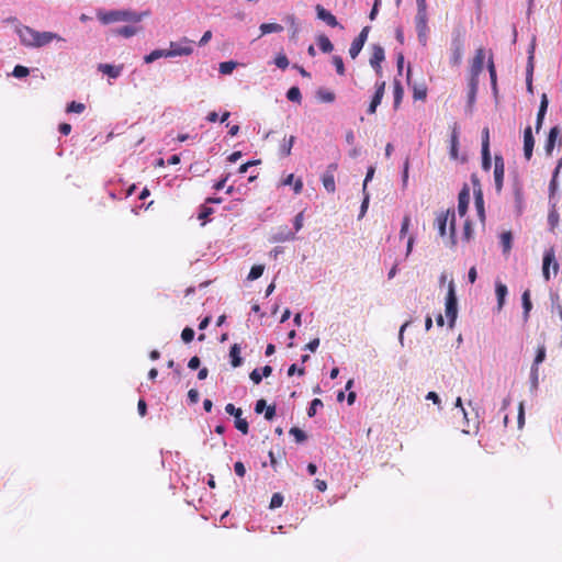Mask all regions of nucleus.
Here are the masks:
<instances>
[{"label": "nucleus", "mask_w": 562, "mask_h": 562, "mask_svg": "<svg viewBox=\"0 0 562 562\" xmlns=\"http://www.w3.org/2000/svg\"><path fill=\"white\" fill-rule=\"evenodd\" d=\"M149 15V12L137 13L130 9H117L111 11H98V19L102 24H113L119 22L140 23L142 20Z\"/></svg>", "instance_id": "f257e3e1"}, {"label": "nucleus", "mask_w": 562, "mask_h": 562, "mask_svg": "<svg viewBox=\"0 0 562 562\" xmlns=\"http://www.w3.org/2000/svg\"><path fill=\"white\" fill-rule=\"evenodd\" d=\"M435 224H437L439 236H446V227L449 224L450 238L451 243L456 244V212L454 211H442L439 212L437 218H435Z\"/></svg>", "instance_id": "f03ea898"}, {"label": "nucleus", "mask_w": 562, "mask_h": 562, "mask_svg": "<svg viewBox=\"0 0 562 562\" xmlns=\"http://www.w3.org/2000/svg\"><path fill=\"white\" fill-rule=\"evenodd\" d=\"M446 317H448L449 326L452 327L456 324L458 308H457V294L456 285L453 281L449 282L448 295H446Z\"/></svg>", "instance_id": "7ed1b4c3"}, {"label": "nucleus", "mask_w": 562, "mask_h": 562, "mask_svg": "<svg viewBox=\"0 0 562 562\" xmlns=\"http://www.w3.org/2000/svg\"><path fill=\"white\" fill-rule=\"evenodd\" d=\"M463 58V38L460 33L452 36L451 40V57L450 64L452 67H458L462 64Z\"/></svg>", "instance_id": "20e7f679"}, {"label": "nucleus", "mask_w": 562, "mask_h": 562, "mask_svg": "<svg viewBox=\"0 0 562 562\" xmlns=\"http://www.w3.org/2000/svg\"><path fill=\"white\" fill-rule=\"evenodd\" d=\"M166 50L170 57L189 56L193 52L192 42L191 40L183 37L179 43L171 42L170 48Z\"/></svg>", "instance_id": "39448f33"}, {"label": "nucleus", "mask_w": 562, "mask_h": 562, "mask_svg": "<svg viewBox=\"0 0 562 562\" xmlns=\"http://www.w3.org/2000/svg\"><path fill=\"white\" fill-rule=\"evenodd\" d=\"M550 267L553 268L554 274L559 272V263L555 261L554 249L552 247L543 251L542 257V277L547 281L550 279Z\"/></svg>", "instance_id": "423d86ee"}, {"label": "nucleus", "mask_w": 562, "mask_h": 562, "mask_svg": "<svg viewBox=\"0 0 562 562\" xmlns=\"http://www.w3.org/2000/svg\"><path fill=\"white\" fill-rule=\"evenodd\" d=\"M494 183L495 189L499 192L502 187L504 186V178H505V162L504 157L502 156H495L494 157Z\"/></svg>", "instance_id": "0eeeda50"}, {"label": "nucleus", "mask_w": 562, "mask_h": 562, "mask_svg": "<svg viewBox=\"0 0 562 562\" xmlns=\"http://www.w3.org/2000/svg\"><path fill=\"white\" fill-rule=\"evenodd\" d=\"M336 170H337V164H335V162L330 164L327 167V170L324 171L323 177H322L323 186H324L325 190H327V192H329V193H334L336 191V182H335Z\"/></svg>", "instance_id": "6e6552de"}, {"label": "nucleus", "mask_w": 562, "mask_h": 562, "mask_svg": "<svg viewBox=\"0 0 562 562\" xmlns=\"http://www.w3.org/2000/svg\"><path fill=\"white\" fill-rule=\"evenodd\" d=\"M375 89H376L375 93H373L370 105H368V109H367L368 114L376 113V109L384 97L385 82L384 81L376 82Z\"/></svg>", "instance_id": "1a4fd4ad"}, {"label": "nucleus", "mask_w": 562, "mask_h": 562, "mask_svg": "<svg viewBox=\"0 0 562 562\" xmlns=\"http://www.w3.org/2000/svg\"><path fill=\"white\" fill-rule=\"evenodd\" d=\"M535 148V137L532 136L531 127L527 126L524 130V157L526 160H530L532 156V149Z\"/></svg>", "instance_id": "9d476101"}, {"label": "nucleus", "mask_w": 562, "mask_h": 562, "mask_svg": "<svg viewBox=\"0 0 562 562\" xmlns=\"http://www.w3.org/2000/svg\"><path fill=\"white\" fill-rule=\"evenodd\" d=\"M486 57V54L484 53V48H476L475 55L472 59V63H470V74L474 75H481L483 70V61Z\"/></svg>", "instance_id": "9b49d317"}, {"label": "nucleus", "mask_w": 562, "mask_h": 562, "mask_svg": "<svg viewBox=\"0 0 562 562\" xmlns=\"http://www.w3.org/2000/svg\"><path fill=\"white\" fill-rule=\"evenodd\" d=\"M384 60V48L379 45H373L372 47V55L370 57V64L373 69H375L376 74H381V66Z\"/></svg>", "instance_id": "f8f14e48"}, {"label": "nucleus", "mask_w": 562, "mask_h": 562, "mask_svg": "<svg viewBox=\"0 0 562 562\" xmlns=\"http://www.w3.org/2000/svg\"><path fill=\"white\" fill-rule=\"evenodd\" d=\"M53 40H63L61 37H59L57 35V33H52V32H43V33H40L37 32V35H35V40H34V43H33V46L32 47H43L45 46L46 44H50V42Z\"/></svg>", "instance_id": "ddd939ff"}, {"label": "nucleus", "mask_w": 562, "mask_h": 562, "mask_svg": "<svg viewBox=\"0 0 562 562\" xmlns=\"http://www.w3.org/2000/svg\"><path fill=\"white\" fill-rule=\"evenodd\" d=\"M316 13L317 19L323 20L325 24H327L330 27L338 26L337 19L334 14H331L329 11H327L325 8H323L322 4L316 5Z\"/></svg>", "instance_id": "4468645a"}, {"label": "nucleus", "mask_w": 562, "mask_h": 562, "mask_svg": "<svg viewBox=\"0 0 562 562\" xmlns=\"http://www.w3.org/2000/svg\"><path fill=\"white\" fill-rule=\"evenodd\" d=\"M16 33H19V36H20V40H21V43L29 46V47H32L33 44H34V40H35V35H36V31L29 27V26H22L20 27L19 30H16Z\"/></svg>", "instance_id": "2eb2a0df"}, {"label": "nucleus", "mask_w": 562, "mask_h": 562, "mask_svg": "<svg viewBox=\"0 0 562 562\" xmlns=\"http://www.w3.org/2000/svg\"><path fill=\"white\" fill-rule=\"evenodd\" d=\"M416 32H418V40L422 46L427 45V18H415Z\"/></svg>", "instance_id": "dca6fc26"}, {"label": "nucleus", "mask_w": 562, "mask_h": 562, "mask_svg": "<svg viewBox=\"0 0 562 562\" xmlns=\"http://www.w3.org/2000/svg\"><path fill=\"white\" fill-rule=\"evenodd\" d=\"M470 201L469 188L464 187L458 194V213L460 216H464L468 212Z\"/></svg>", "instance_id": "f3484780"}, {"label": "nucleus", "mask_w": 562, "mask_h": 562, "mask_svg": "<svg viewBox=\"0 0 562 562\" xmlns=\"http://www.w3.org/2000/svg\"><path fill=\"white\" fill-rule=\"evenodd\" d=\"M255 412L257 414L265 412V419L271 420L276 416V406L267 405L265 400H259L256 403Z\"/></svg>", "instance_id": "a211bd4d"}, {"label": "nucleus", "mask_w": 562, "mask_h": 562, "mask_svg": "<svg viewBox=\"0 0 562 562\" xmlns=\"http://www.w3.org/2000/svg\"><path fill=\"white\" fill-rule=\"evenodd\" d=\"M560 128L558 126L551 127L548 133L547 143L546 146H543V149H546V153L548 156H552L557 138H559Z\"/></svg>", "instance_id": "6ab92c4d"}, {"label": "nucleus", "mask_w": 562, "mask_h": 562, "mask_svg": "<svg viewBox=\"0 0 562 562\" xmlns=\"http://www.w3.org/2000/svg\"><path fill=\"white\" fill-rule=\"evenodd\" d=\"M547 110H548V97L546 93H543L541 97L540 108H538V112H537V119H536V132L537 133L542 127L543 117H544V114L547 113Z\"/></svg>", "instance_id": "aec40b11"}, {"label": "nucleus", "mask_w": 562, "mask_h": 562, "mask_svg": "<svg viewBox=\"0 0 562 562\" xmlns=\"http://www.w3.org/2000/svg\"><path fill=\"white\" fill-rule=\"evenodd\" d=\"M273 369L269 364H265L261 369V372H259L258 369L252 370L250 372V380L252 381V383L258 385L262 381L263 376L268 378L271 375Z\"/></svg>", "instance_id": "412c9836"}, {"label": "nucleus", "mask_w": 562, "mask_h": 562, "mask_svg": "<svg viewBox=\"0 0 562 562\" xmlns=\"http://www.w3.org/2000/svg\"><path fill=\"white\" fill-rule=\"evenodd\" d=\"M559 223H560V214H559V211L557 210L555 203H552L551 209H549V212H548L549 229H551V232H554L555 227L559 226Z\"/></svg>", "instance_id": "4be33fe9"}, {"label": "nucleus", "mask_w": 562, "mask_h": 562, "mask_svg": "<svg viewBox=\"0 0 562 562\" xmlns=\"http://www.w3.org/2000/svg\"><path fill=\"white\" fill-rule=\"evenodd\" d=\"M547 357V349L543 345L538 346L535 357L533 366H531V375H533L535 380H537V366L541 363Z\"/></svg>", "instance_id": "5701e85b"}, {"label": "nucleus", "mask_w": 562, "mask_h": 562, "mask_svg": "<svg viewBox=\"0 0 562 562\" xmlns=\"http://www.w3.org/2000/svg\"><path fill=\"white\" fill-rule=\"evenodd\" d=\"M458 144H459V133L457 126L452 127L451 137H450V158L457 160L458 159Z\"/></svg>", "instance_id": "b1692460"}, {"label": "nucleus", "mask_w": 562, "mask_h": 562, "mask_svg": "<svg viewBox=\"0 0 562 562\" xmlns=\"http://www.w3.org/2000/svg\"><path fill=\"white\" fill-rule=\"evenodd\" d=\"M228 357H231V364L233 368L241 366L240 346L238 344L232 345L231 351H228Z\"/></svg>", "instance_id": "393cba45"}, {"label": "nucleus", "mask_w": 562, "mask_h": 562, "mask_svg": "<svg viewBox=\"0 0 562 562\" xmlns=\"http://www.w3.org/2000/svg\"><path fill=\"white\" fill-rule=\"evenodd\" d=\"M122 69L123 67L122 66H112L110 64H100L99 65V70L102 71L103 74L110 76V78H116L120 76V74H122Z\"/></svg>", "instance_id": "a878e982"}, {"label": "nucleus", "mask_w": 562, "mask_h": 562, "mask_svg": "<svg viewBox=\"0 0 562 562\" xmlns=\"http://www.w3.org/2000/svg\"><path fill=\"white\" fill-rule=\"evenodd\" d=\"M495 295H497L498 311H501L505 304L507 286L501 282L495 283Z\"/></svg>", "instance_id": "bb28decb"}, {"label": "nucleus", "mask_w": 562, "mask_h": 562, "mask_svg": "<svg viewBox=\"0 0 562 562\" xmlns=\"http://www.w3.org/2000/svg\"><path fill=\"white\" fill-rule=\"evenodd\" d=\"M294 142H295V137L294 136H291V137L285 138V139L282 140V143L280 145V155L282 157H289L290 156V154L292 153V148H293Z\"/></svg>", "instance_id": "cd10ccee"}, {"label": "nucleus", "mask_w": 562, "mask_h": 562, "mask_svg": "<svg viewBox=\"0 0 562 562\" xmlns=\"http://www.w3.org/2000/svg\"><path fill=\"white\" fill-rule=\"evenodd\" d=\"M158 58H171V57L168 55L166 49H155L151 52V54L146 55V57H144V63L153 64Z\"/></svg>", "instance_id": "c85d7f7f"}, {"label": "nucleus", "mask_w": 562, "mask_h": 562, "mask_svg": "<svg viewBox=\"0 0 562 562\" xmlns=\"http://www.w3.org/2000/svg\"><path fill=\"white\" fill-rule=\"evenodd\" d=\"M317 45L318 48L322 49L324 54H329L333 50V44L330 43L329 37L324 34L318 35Z\"/></svg>", "instance_id": "c756f323"}, {"label": "nucleus", "mask_w": 562, "mask_h": 562, "mask_svg": "<svg viewBox=\"0 0 562 562\" xmlns=\"http://www.w3.org/2000/svg\"><path fill=\"white\" fill-rule=\"evenodd\" d=\"M404 90L400 80H394V108L397 109L402 103Z\"/></svg>", "instance_id": "7c9ffc66"}, {"label": "nucleus", "mask_w": 562, "mask_h": 562, "mask_svg": "<svg viewBox=\"0 0 562 562\" xmlns=\"http://www.w3.org/2000/svg\"><path fill=\"white\" fill-rule=\"evenodd\" d=\"M139 27L132 26V25H125L121 29L115 30V34L123 36L124 38H130L137 34L139 31Z\"/></svg>", "instance_id": "2f4dec72"}, {"label": "nucleus", "mask_w": 562, "mask_h": 562, "mask_svg": "<svg viewBox=\"0 0 562 562\" xmlns=\"http://www.w3.org/2000/svg\"><path fill=\"white\" fill-rule=\"evenodd\" d=\"M259 30H261L262 34H272L280 33L283 27L279 23H262L261 26H259Z\"/></svg>", "instance_id": "473e14b6"}, {"label": "nucleus", "mask_w": 562, "mask_h": 562, "mask_svg": "<svg viewBox=\"0 0 562 562\" xmlns=\"http://www.w3.org/2000/svg\"><path fill=\"white\" fill-rule=\"evenodd\" d=\"M317 98L324 103H331L335 101L336 95L335 92H330L327 89H318Z\"/></svg>", "instance_id": "72a5a7b5"}, {"label": "nucleus", "mask_w": 562, "mask_h": 562, "mask_svg": "<svg viewBox=\"0 0 562 562\" xmlns=\"http://www.w3.org/2000/svg\"><path fill=\"white\" fill-rule=\"evenodd\" d=\"M415 19H427L426 0H416V18Z\"/></svg>", "instance_id": "f704fd0d"}, {"label": "nucleus", "mask_w": 562, "mask_h": 562, "mask_svg": "<svg viewBox=\"0 0 562 562\" xmlns=\"http://www.w3.org/2000/svg\"><path fill=\"white\" fill-rule=\"evenodd\" d=\"M522 308H524V317H529V312L531 310V301H530V291L526 290L522 293Z\"/></svg>", "instance_id": "c9c22d12"}, {"label": "nucleus", "mask_w": 562, "mask_h": 562, "mask_svg": "<svg viewBox=\"0 0 562 562\" xmlns=\"http://www.w3.org/2000/svg\"><path fill=\"white\" fill-rule=\"evenodd\" d=\"M561 166H562V159H560L558 167H555V169L553 171L552 180H551V182H549V195H551V198L554 195V192L557 190V177L559 176Z\"/></svg>", "instance_id": "e433bc0d"}, {"label": "nucleus", "mask_w": 562, "mask_h": 562, "mask_svg": "<svg viewBox=\"0 0 562 562\" xmlns=\"http://www.w3.org/2000/svg\"><path fill=\"white\" fill-rule=\"evenodd\" d=\"M501 245H503L504 252H509L512 249V233L504 232L501 234Z\"/></svg>", "instance_id": "4c0bfd02"}, {"label": "nucleus", "mask_w": 562, "mask_h": 562, "mask_svg": "<svg viewBox=\"0 0 562 562\" xmlns=\"http://www.w3.org/2000/svg\"><path fill=\"white\" fill-rule=\"evenodd\" d=\"M286 98L289 101L294 103H301V92L299 87H291L286 92Z\"/></svg>", "instance_id": "58836bf2"}, {"label": "nucleus", "mask_w": 562, "mask_h": 562, "mask_svg": "<svg viewBox=\"0 0 562 562\" xmlns=\"http://www.w3.org/2000/svg\"><path fill=\"white\" fill-rule=\"evenodd\" d=\"M414 100H425L427 98V88L425 86H414L413 88Z\"/></svg>", "instance_id": "ea45409f"}, {"label": "nucleus", "mask_w": 562, "mask_h": 562, "mask_svg": "<svg viewBox=\"0 0 562 562\" xmlns=\"http://www.w3.org/2000/svg\"><path fill=\"white\" fill-rule=\"evenodd\" d=\"M234 426L238 431L243 432V435H247L249 432V424L246 419L240 418V416L235 418Z\"/></svg>", "instance_id": "a19ab883"}, {"label": "nucleus", "mask_w": 562, "mask_h": 562, "mask_svg": "<svg viewBox=\"0 0 562 562\" xmlns=\"http://www.w3.org/2000/svg\"><path fill=\"white\" fill-rule=\"evenodd\" d=\"M263 269H265V267L261 265L251 266V269H250V272L248 276V280L255 281V280L261 278L262 273H263Z\"/></svg>", "instance_id": "79ce46f5"}, {"label": "nucleus", "mask_w": 562, "mask_h": 562, "mask_svg": "<svg viewBox=\"0 0 562 562\" xmlns=\"http://www.w3.org/2000/svg\"><path fill=\"white\" fill-rule=\"evenodd\" d=\"M364 44L366 43H360V42L353 41L351 43V47H349V50H348L349 56H351V58L356 59L359 56Z\"/></svg>", "instance_id": "37998d69"}, {"label": "nucleus", "mask_w": 562, "mask_h": 562, "mask_svg": "<svg viewBox=\"0 0 562 562\" xmlns=\"http://www.w3.org/2000/svg\"><path fill=\"white\" fill-rule=\"evenodd\" d=\"M289 434H291V436L294 437V440L297 442H303L306 440V435L301 428L292 427L291 430H289Z\"/></svg>", "instance_id": "c03bdc74"}, {"label": "nucleus", "mask_w": 562, "mask_h": 562, "mask_svg": "<svg viewBox=\"0 0 562 562\" xmlns=\"http://www.w3.org/2000/svg\"><path fill=\"white\" fill-rule=\"evenodd\" d=\"M282 503H283L282 494L281 493H276V494L272 495V498H270L269 508L270 509L280 508L282 506Z\"/></svg>", "instance_id": "a18cd8bd"}, {"label": "nucleus", "mask_w": 562, "mask_h": 562, "mask_svg": "<svg viewBox=\"0 0 562 562\" xmlns=\"http://www.w3.org/2000/svg\"><path fill=\"white\" fill-rule=\"evenodd\" d=\"M85 111V104L81 102L72 101L68 103L67 113H81Z\"/></svg>", "instance_id": "49530a36"}, {"label": "nucleus", "mask_w": 562, "mask_h": 562, "mask_svg": "<svg viewBox=\"0 0 562 562\" xmlns=\"http://www.w3.org/2000/svg\"><path fill=\"white\" fill-rule=\"evenodd\" d=\"M323 406V401L319 398H314L311 402L310 408H307V416L313 417L316 415L317 408Z\"/></svg>", "instance_id": "de8ad7c7"}, {"label": "nucleus", "mask_w": 562, "mask_h": 562, "mask_svg": "<svg viewBox=\"0 0 562 562\" xmlns=\"http://www.w3.org/2000/svg\"><path fill=\"white\" fill-rule=\"evenodd\" d=\"M294 239V233L288 229V227L283 228V232L280 235L276 236L277 241H288Z\"/></svg>", "instance_id": "09e8293b"}, {"label": "nucleus", "mask_w": 562, "mask_h": 562, "mask_svg": "<svg viewBox=\"0 0 562 562\" xmlns=\"http://www.w3.org/2000/svg\"><path fill=\"white\" fill-rule=\"evenodd\" d=\"M331 63H334V65H335L336 72L340 76H344L345 68H344L342 58L340 56H334V57H331Z\"/></svg>", "instance_id": "8fccbe9b"}, {"label": "nucleus", "mask_w": 562, "mask_h": 562, "mask_svg": "<svg viewBox=\"0 0 562 562\" xmlns=\"http://www.w3.org/2000/svg\"><path fill=\"white\" fill-rule=\"evenodd\" d=\"M235 67H236V63H234V61L222 63V64H220V72L224 74V75L231 74V72H233Z\"/></svg>", "instance_id": "3c124183"}, {"label": "nucleus", "mask_w": 562, "mask_h": 562, "mask_svg": "<svg viewBox=\"0 0 562 562\" xmlns=\"http://www.w3.org/2000/svg\"><path fill=\"white\" fill-rule=\"evenodd\" d=\"M475 207H476V211H479V215H480L481 220L483 221L484 210H483V198H482L481 191H479V193L475 194Z\"/></svg>", "instance_id": "603ef678"}, {"label": "nucleus", "mask_w": 562, "mask_h": 562, "mask_svg": "<svg viewBox=\"0 0 562 562\" xmlns=\"http://www.w3.org/2000/svg\"><path fill=\"white\" fill-rule=\"evenodd\" d=\"M195 336V331L192 330L191 327H186L183 330H182V335H180V337H182V340L186 342V344H189L193 340V337Z\"/></svg>", "instance_id": "864d4df0"}, {"label": "nucleus", "mask_w": 562, "mask_h": 562, "mask_svg": "<svg viewBox=\"0 0 562 562\" xmlns=\"http://www.w3.org/2000/svg\"><path fill=\"white\" fill-rule=\"evenodd\" d=\"M274 64H276L277 68H281V69L288 68L289 60H288L286 55L280 54L279 56H277L274 59Z\"/></svg>", "instance_id": "5fc2aeb1"}, {"label": "nucleus", "mask_w": 562, "mask_h": 562, "mask_svg": "<svg viewBox=\"0 0 562 562\" xmlns=\"http://www.w3.org/2000/svg\"><path fill=\"white\" fill-rule=\"evenodd\" d=\"M490 150V135L488 128L483 127L482 130V151Z\"/></svg>", "instance_id": "6e6d98bb"}, {"label": "nucleus", "mask_w": 562, "mask_h": 562, "mask_svg": "<svg viewBox=\"0 0 562 562\" xmlns=\"http://www.w3.org/2000/svg\"><path fill=\"white\" fill-rule=\"evenodd\" d=\"M304 226V211H301L296 216H294L293 227L294 231L300 232V229Z\"/></svg>", "instance_id": "4d7b16f0"}, {"label": "nucleus", "mask_w": 562, "mask_h": 562, "mask_svg": "<svg viewBox=\"0 0 562 562\" xmlns=\"http://www.w3.org/2000/svg\"><path fill=\"white\" fill-rule=\"evenodd\" d=\"M299 374L300 376L305 374V368L304 367H297V364H291L288 369V376H293L295 374Z\"/></svg>", "instance_id": "13d9d810"}, {"label": "nucleus", "mask_w": 562, "mask_h": 562, "mask_svg": "<svg viewBox=\"0 0 562 562\" xmlns=\"http://www.w3.org/2000/svg\"><path fill=\"white\" fill-rule=\"evenodd\" d=\"M487 70H488V75H491L492 83H493V86H495V83H496V72H495V67H494V61H493V56L492 55L487 59Z\"/></svg>", "instance_id": "bf43d9fd"}, {"label": "nucleus", "mask_w": 562, "mask_h": 562, "mask_svg": "<svg viewBox=\"0 0 562 562\" xmlns=\"http://www.w3.org/2000/svg\"><path fill=\"white\" fill-rule=\"evenodd\" d=\"M29 75V69L24 66L16 65L13 69V76L15 78H25Z\"/></svg>", "instance_id": "052dcab7"}, {"label": "nucleus", "mask_w": 562, "mask_h": 562, "mask_svg": "<svg viewBox=\"0 0 562 562\" xmlns=\"http://www.w3.org/2000/svg\"><path fill=\"white\" fill-rule=\"evenodd\" d=\"M477 78H480V75L470 74V80H469L470 98L474 97L476 85H477Z\"/></svg>", "instance_id": "680f3d73"}, {"label": "nucleus", "mask_w": 562, "mask_h": 562, "mask_svg": "<svg viewBox=\"0 0 562 562\" xmlns=\"http://www.w3.org/2000/svg\"><path fill=\"white\" fill-rule=\"evenodd\" d=\"M409 223H411V217L408 215L403 216L401 232H400L401 238H403L404 236L407 235Z\"/></svg>", "instance_id": "e2e57ef3"}, {"label": "nucleus", "mask_w": 562, "mask_h": 562, "mask_svg": "<svg viewBox=\"0 0 562 562\" xmlns=\"http://www.w3.org/2000/svg\"><path fill=\"white\" fill-rule=\"evenodd\" d=\"M225 412L235 418L241 416L240 408H237L236 406H234V404H226Z\"/></svg>", "instance_id": "0e129e2a"}, {"label": "nucleus", "mask_w": 562, "mask_h": 562, "mask_svg": "<svg viewBox=\"0 0 562 562\" xmlns=\"http://www.w3.org/2000/svg\"><path fill=\"white\" fill-rule=\"evenodd\" d=\"M492 167V158L490 157V150L482 151V168L488 170Z\"/></svg>", "instance_id": "69168bd1"}, {"label": "nucleus", "mask_w": 562, "mask_h": 562, "mask_svg": "<svg viewBox=\"0 0 562 562\" xmlns=\"http://www.w3.org/2000/svg\"><path fill=\"white\" fill-rule=\"evenodd\" d=\"M473 235V226H471V222L467 221L463 225V237L467 239V241L470 240L471 236Z\"/></svg>", "instance_id": "338daca9"}, {"label": "nucleus", "mask_w": 562, "mask_h": 562, "mask_svg": "<svg viewBox=\"0 0 562 562\" xmlns=\"http://www.w3.org/2000/svg\"><path fill=\"white\" fill-rule=\"evenodd\" d=\"M212 212H214V211L212 210L211 206L202 205L200 215H198V218L201 221H204L207 218V216H210L212 214Z\"/></svg>", "instance_id": "774afa93"}]
</instances>
